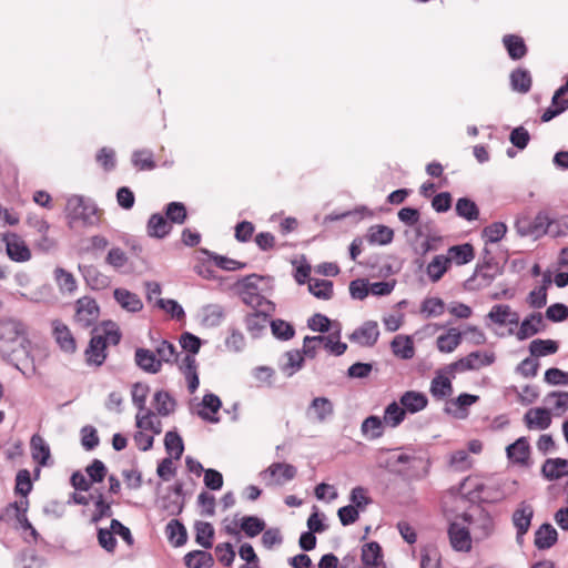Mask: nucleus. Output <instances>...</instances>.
I'll list each match as a JSON object with an SVG mask.
<instances>
[{
  "instance_id": "1",
  "label": "nucleus",
  "mask_w": 568,
  "mask_h": 568,
  "mask_svg": "<svg viewBox=\"0 0 568 568\" xmlns=\"http://www.w3.org/2000/svg\"><path fill=\"white\" fill-rule=\"evenodd\" d=\"M30 341L26 326L14 320L0 323V354L4 359L22 371L28 364Z\"/></svg>"
},
{
  "instance_id": "2",
  "label": "nucleus",
  "mask_w": 568,
  "mask_h": 568,
  "mask_svg": "<svg viewBox=\"0 0 568 568\" xmlns=\"http://www.w3.org/2000/svg\"><path fill=\"white\" fill-rule=\"evenodd\" d=\"M379 457V466L389 473L406 477L408 479H423L428 476L430 462L420 456L406 453L389 454Z\"/></svg>"
},
{
  "instance_id": "3",
  "label": "nucleus",
  "mask_w": 568,
  "mask_h": 568,
  "mask_svg": "<svg viewBox=\"0 0 568 568\" xmlns=\"http://www.w3.org/2000/svg\"><path fill=\"white\" fill-rule=\"evenodd\" d=\"M65 215L69 224L81 223L83 226H98L103 222V210L91 200L72 195L67 200Z\"/></svg>"
},
{
  "instance_id": "4",
  "label": "nucleus",
  "mask_w": 568,
  "mask_h": 568,
  "mask_svg": "<svg viewBox=\"0 0 568 568\" xmlns=\"http://www.w3.org/2000/svg\"><path fill=\"white\" fill-rule=\"evenodd\" d=\"M100 316L97 301L90 296L80 297L74 305V323L83 328L93 326Z\"/></svg>"
},
{
  "instance_id": "5",
  "label": "nucleus",
  "mask_w": 568,
  "mask_h": 568,
  "mask_svg": "<svg viewBox=\"0 0 568 568\" xmlns=\"http://www.w3.org/2000/svg\"><path fill=\"white\" fill-rule=\"evenodd\" d=\"M559 224H561V222H552L546 212H539L531 221L528 219L518 220L516 227L520 235L538 239L548 233L549 226Z\"/></svg>"
},
{
  "instance_id": "6",
  "label": "nucleus",
  "mask_w": 568,
  "mask_h": 568,
  "mask_svg": "<svg viewBox=\"0 0 568 568\" xmlns=\"http://www.w3.org/2000/svg\"><path fill=\"white\" fill-rule=\"evenodd\" d=\"M494 362V353L476 351L452 363L448 366V369L452 374L463 373L466 371H477L480 369L481 367L491 365Z\"/></svg>"
},
{
  "instance_id": "7",
  "label": "nucleus",
  "mask_w": 568,
  "mask_h": 568,
  "mask_svg": "<svg viewBox=\"0 0 568 568\" xmlns=\"http://www.w3.org/2000/svg\"><path fill=\"white\" fill-rule=\"evenodd\" d=\"M297 469L287 463H273L260 476L266 486H283L295 478Z\"/></svg>"
},
{
  "instance_id": "8",
  "label": "nucleus",
  "mask_w": 568,
  "mask_h": 568,
  "mask_svg": "<svg viewBox=\"0 0 568 568\" xmlns=\"http://www.w3.org/2000/svg\"><path fill=\"white\" fill-rule=\"evenodd\" d=\"M52 336L60 349L68 354L77 352V341L67 324L61 320H54L51 323Z\"/></svg>"
},
{
  "instance_id": "9",
  "label": "nucleus",
  "mask_w": 568,
  "mask_h": 568,
  "mask_svg": "<svg viewBox=\"0 0 568 568\" xmlns=\"http://www.w3.org/2000/svg\"><path fill=\"white\" fill-rule=\"evenodd\" d=\"M448 537L454 550L460 552L471 550V536L467 527L458 523H452L448 527Z\"/></svg>"
},
{
  "instance_id": "10",
  "label": "nucleus",
  "mask_w": 568,
  "mask_h": 568,
  "mask_svg": "<svg viewBox=\"0 0 568 568\" xmlns=\"http://www.w3.org/2000/svg\"><path fill=\"white\" fill-rule=\"evenodd\" d=\"M8 256L16 262H27L31 258V252L26 242L16 233L4 235Z\"/></svg>"
},
{
  "instance_id": "11",
  "label": "nucleus",
  "mask_w": 568,
  "mask_h": 568,
  "mask_svg": "<svg viewBox=\"0 0 568 568\" xmlns=\"http://www.w3.org/2000/svg\"><path fill=\"white\" fill-rule=\"evenodd\" d=\"M534 517V508L530 504L521 501L513 514V525L517 530V537H523L530 528Z\"/></svg>"
},
{
  "instance_id": "12",
  "label": "nucleus",
  "mask_w": 568,
  "mask_h": 568,
  "mask_svg": "<svg viewBox=\"0 0 568 568\" xmlns=\"http://www.w3.org/2000/svg\"><path fill=\"white\" fill-rule=\"evenodd\" d=\"M106 341L102 335H93L84 355L88 364L100 366L106 358Z\"/></svg>"
},
{
  "instance_id": "13",
  "label": "nucleus",
  "mask_w": 568,
  "mask_h": 568,
  "mask_svg": "<svg viewBox=\"0 0 568 568\" xmlns=\"http://www.w3.org/2000/svg\"><path fill=\"white\" fill-rule=\"evenodd\" d=\"M378 336L379 331L377 323L368 321L354 331L349 338L362 346H373L377 342Z\"/></svg>"
},
{
  "instance_id": "14",
  "label": "nucleus",
  "mask_w": 568,
  "mask_h": 568,
  "mask_svg": "<svg viewBox=\"0 0 568 568\" xmlns=\"http://www.w3.org/2000/svg\"><path fill=\"white\" fill-rule=\"evenodd\" d=\"M489 320L499 325H517L519 323V315L513 311L509 305L498 304L491 307L488 313Z\"/></svg>"
},
{
  "instance_id": "15",
  "label": "nucleus",
  "mask_w": 568,
  "mask_h": 568,
  "mask_svg": "<svg viewBox=\"0 0 568 568\" xmlns=\"http://www.w3.org/2000/svg\"><path fill=\"white\" fill-rule=\"evenodd\" d=\"M222 406L221 399L214 394H205L201 404L199 405L197 415L206 422L217 423L219 417H216L220 408Z\"/></svg>"
},
{
  "instance_id": "16",
  "label": "nucleus",
  "mask_w": 568,
  "mask_h": 568,
  "mask_svg": "<svg viewBox=\"0 0 568 568\" xmlns=\"http://www.w3.org/2000/svg\"><path fill=\"white\" fill-rule=\"evenodd\" d=\"M450 265L457 266L468 264L475 258V248L469 243L450 246L446 254Z\"/></svg>"
},
{
  "instance_id": "17",
  "label": "nucleus",
  "mask_w": 568,
  "mask_h": 568,
  "mask_svg": "<svg viewBox=\"0 0 568 568\" xmlns=\"http://www.w3.org/2000/svg\"><path fill=\"white\" fill-rule=\"evenodd\" d=\"M524 422L529 429H547L551 424V416L546 408H530L524 416Z\"/></svg>"
},
{
  "instance_id": "18",
  "label": "nucleus",
  "mask_w": 568,
  "mask_h": 568,
  "mask_svg": "<svg viewBox=\"0 0 568 568\" xmlns=\"http://www.w3.org/2000/svg\"><path fill=\"white\" fill-rule=\"evenodd\" d=\"M506 450L507 457L514 464H518L520 466L528 465L530 446L526 437L518 438L515 443L510 444Z\"/></svg>"
},
{
  "instance_id": "19",
  "label": "nucleus",
  "mask_w": 568,
  "mask_h": 568,
  "mask_svg": "<svg viewBox=\"0 0 568 568\" xmlns=\"http://www.w3.org/2000/svg\"><path fill=\"white\" fill-rule=\"evenodd\" d=\"M399 404L406 413L416 414L427 407L428 399L424 393L407 390L399 397Z\"/></svg>"
},
{
  "instance_id": "20",
  "label": "nucleus",
  "mask_w": 568,
  "mask_h": 568,
  "mask_svg": "<svg viewBox=\"0 0 568 568\" xmlns=\"http://www.w3.org/2000/svg\"><path fill=\"white\" fill-rule=\"evenodd\" d=\"M541 474L548 480H557L568 476V459H547L541 466Z\"/></svg>"
},
{
  "instance_id": "21",
  "label": "nucleus",
  "mask_w": 568,
  "mask_h": 568,
  "mask_svg": "<svg viewBox=\"0 0 568 568\" xmlns=\"http://www.w3.org/2000/svg\"><path fill=\"white\" fill-rule=\"evenodd\" d=\"M503 44L511 60H520L528 52L524 38L518 34H505L503 37Z\"/></svg>"
},
{
  "instance_id": "22",
  "label": "nucleus",
  "mask_w": 568,
  "mask_h": 568,
  "mask_svg": "<svg viewBox=\"0 0 568 568\" xmlns=\"http://www.w3.org/2000/svg\"><path fill=\"white\" fill-rule=\"evenodd\" d=\"M134 358L136 365L146 373L155 374L161 371V359H158L155 352L138 348Z\"/></svg>"
},
{
  "instance_id": "23",
  "label": "nucleus",
  "mask_w": 568,
  "mask_h": 568,
  "mask_svg": "<svg viewBox=\"0 0 568 568\" xmlns=\"http://www.w3.org/2000/svg\"><path fill=\"white\" fill-rule=\"evenodd\" d=\"M156 415H159L156 412H153L149 408H145V410L142 412H138L135 416V426L142 430H150L155 435L161 434L162 423Z\"/></svg>"
},
{
  "instance_id": "24",
  "label": "nucleus",
  "mask_w": 568,
  "mask_h": 568,
  "mask_svg": "<svg viewBox=\"0 0 568 568\" xmlns=\"http://www.w3.org/2000/svg\"><path fill=\"white\" fill-rule=\"evenodd\" d=\"M452 267L449 260L445 254H438L426 266V274L430 282L437 283L443 278L447 271Z\"/></svg>"
},
{
  "instance_id": "25",
  "label": "nucleus",
  "mask_w": 568,
  "mask_h": 568,
  "mask_svg": "<svg viewBox=\"0 0 568 568\" xmlns=\"http://www.w3.org/2000/svg\"><path fill=\"white\" fill-rule=\"evenodd\" d=\"M544 327L542 316L540 313H532L528 317H526L517 332V338L519 341L527 339L538 332H540Z\"/></svg>"
},
{
  "instance_id": "26",
  "label": "nucleus",
  "mask_w": 568,
  "mask_h": 568,
  "mask_svg": "<svg viewBox=\"0 0 568 568\" xmlns=\"http://www.w3.org/2000/svg\"><path fill=\"white\" fill-rule=\"evenodd\" d=\"M361 560L366 568L378 567L383 561L381 545L376 541L364 544L362 547Z\"/></svg>"
},
{
  "instance_id": "27",
  "label": "nucleus",
  "mask_w": 568,
  "mask_h": 568,
  "mask_svg": "<svg viewBox=\"0 0 568 568\" xmlns=\"http://www.w3.org/2000/svg\"><path fill=\"white\" fill-rule=\"evenodd\" d=\"M558 539L557 530L550 524H542L535 532L534 544L538 549H549Z\"/></svg>"
},
{
  "instance_id": "28",
  "label": "nucleus",
  "mask_w": 568,
  "mask_h": 568,
  "mask_svg": "<svg viewBox=\"0 0 568 568\" xmlns=\"http://www.w3.org/2000/svg\"><path fill=\"white\" fill-rule=\"evenodd\" d=\"M31 455L40 466H47L51 457L50 447L39 434H34L30 440Z\"/></svg>"
},
{
  "instance_id": "29",
  "label": "nucleus",
  "mask_w": 568,
  "mask_h": 568,
  "mask_svg": "<svg viewBox=\"0 0 568 568\" xmlns=\"http://www.w3.org/2000/svg\"><path fill=\"white\" fill-rule=\"evenodd\" d=\"M114 298L121 307L128 312L135 313L141 311L143 307V303L140 297L125 288H116L114 291Z\"/></svg>"
},
{
  "instance_id": "30",
  "label": "nucleus",
  "mask_w": 568,
  "mask_h": 568,
  "mask_svg": "<svg viewBox=\"0 0 568 568\" xmlns=\"http://www.w3.org/2000/svg\"><path fill=\"white\" fill-rule=\"evenodd\" d=\"M146 227L150 236L162 239L171 232L172 225L162 214L155 213L150 216Z\"/></svg>"
},
{
  "instance_id": "31",
  "label": "nucleus",
  "mask_w": 568,
  "mask_h": 568,
  "mask_svg": "<svg viewBox=\"0 0 568 568\" xmlns=\"http://www.w3.org/2000/svg\"><path fill=\"white\" fill-rule=\"evenodd\" d=\"M511 89L519 93H527L531 89L532 79L528 70L517 68L509 75Z\"/></svg>"
},
{
  "instance_id": "32",
  "label": "nucleus",
  "mask_w": 568,
  "mask_h": 568,
  "mask_svg": "<svg viewBox=\"0 0 568 568\" xmlns=\"http://www.w3.org/2000/svg\"><path fill=\"white\" fill-rule=\"evenodd\" d=\"M392 352L403 359H410L415 354L414 344L410 337L397 335L390 343Z\"/></svg>"
},
{
  "instance_id": "33",
  "label": "nucleus",
  "mask_w": 568,
  "mask_h": 568,
  "mask_svg": "<svg viewBox=\"0 0 568 568\" xmlns=\"http://www.w3.org/2000/svg\"><path fill=\"white\" fill-rule=\"evenodd\" d=\"M385 423L378 416L372 415L362 423V434L369 439H377L384 434Z\"/></svg>"
},
{
  "instance_id": "34",
  "label": "nucleus",
  "mask_w": 568,
  "mask_h": 568,
  "mask_svg": "<svg viewBox=\"0 0 568 568\" xmlns=\"http://www.w3.org/2000/svg\"><path fill=\"white\" fill-rule=\"evenodd\" d=\"M267 324L268 317L263 312H253L245 316L246 329L253 337H258Z\"/></svg>"
},
{
  "instance_id": "35",
  "label": "nucleus",
  "mask_w": 568,
  "mask_h": 568,
  "mask_svg": "<svg viewBox=\"0 0 568 568\" xmlns=\"http://www.w3.org/2000/svg\"><path fill=\"white\" fill-rule=\"evenodd\" d=\"M460 342L462 333L456 328H450L446 334L437 337L436 344L439 352L452 353L459 346Z\"/></svg>"
},
{
  "instance_id": "36",
  "label": "nucleus",
  "mask_w": 568,
  "mask_h": 568,
  "mask_svg": "<svg viewBox=\"0 0 568 568\" xmlns=\"http://www.w3.org/2000/svg\"><path fill=\"white\" fill-rule=\"evenodd\" d=\"M429 392L438 400L449 397L453 394V385L448 377L437 375L430 383Z\"/></svg>"
},
{
  "instance_id": "37",
  "label": "nucleus",
  "mask_w": 568,
  "mask_h": 568,
  "mask_svg": "<svg viewBox=\"0 0 568 568\" xmlns=\"http://www.w3.org/2000/svg\"><path fill=\"white\" fill-rule=\"evenodd\" d=\"M406 410L397 402L388 404L384 410V423L386 426L395 428L399 426L406 417Z\"/></svg>"
},
{
  "instance_id": "38",
  "label": "nucleus",
  "mask_w": 568,
  "mask_h": 568,
  "mask_svg": "<svg viewBox=\"0 0 568 568\" xmlns=\"http://www.w3.org/2000/svg\"><path fill=\"white\" fill-rule=\"evenodd\" d=\"M184 561L187 568H210L214 560L210 552L194 550L185 555Z\"/></svg>"
},
{
  "instance_id": "39",
  "label": "nucleus",
  "mask_w": 568,
  "mask_h": 568,
  "mask_svg": "<svg viewBox=\"0 0 568 568\" xmlns=\"http://www.w3.org/2000/svg\"><path fill=\"white\" fill-rule=\"evenodd\" d=\"M455 210L459 217L469 222L476 221L479 216L477 204L468 197L458 199Z\"/></svg>"
},
{
  "instance_id": "40",
  "label": "nucleus",
  "mask_w": 568,
  "mask_h": 568,
  "mask_svg": "<svg viewBox=\"0 0 568 568\" xmlns=\"http://www.w3.org/2000/svg\"><path fill=\"white\" fill-rule=\"evenodd\" d=\"M558 348L559 347H558L557 342H555L552 339L537 338V339H534L532 342H530V344H529V352H530L531 356H535V357H542V356L555 354V353H557Z\"/></svg>"
},
{
  "instance_id": "41",
  "label": "nucleus",
  "mask_w": 568,
  "mask_h": 568,
  "mask_svg": "<svg viewBox=\"0 0 568 568\" xmlns=\"http://www.w3.org/2000/svg\"><path fill=\"white\" fill-rule=\"evenodd\" d=\"M334 412L332 402L326 397H316L312 400L310 413H313L318 422H324Z\"/></svg>"
},
{
  "instance_id": "42",
  "label": "nucleus",
  "mask_w": 568,
  "mask_h": 568,
  "mask_svg": "<svg viewBox=\"0 0 568 568\" xmlns=\"http://www.w3.org/2000/svg\"><path fill=\"white\" fill-rule=\"evenodd\" d=\"M155 412L161 416H168L174 410L175 402L168 392L158 390L153 396Z\"/></svg>"
},
{
  "instance_id": "43",
  "label": "nucleus",
  "mask_w": 568,
  "mask_h": 568,
  "mask_svg": "<svg viewBox=\"0 0 568 568\" xmlns=\"http://www.w3.org/2000/svg\"><path fill=\"white\" fill-rule=\"evenodd\" d=\"M195 540L204 548H211L213 545L214 528L210 523L197 521L195 524Z\"/></svg>"
},
{
  "instance_id": "44",
  "label": "nucleus",
  "mask_w": 568,
  "mask_h": 568,
  "mask_svg": "<svg viewBox=\"0 0 568 568\" xmlns=\"http://www.w3.org/2000/svg\"><path fill=\"white\" fill-rule=\"evenodd\" d=\"M394 232L385 225L372 226L368 231L367 239L371 243L385 245L393 241Z\"/></svg>"
},
{
  "instance_id": "45",
  "label": "nucleus",
  "mask_w": 568,
  "mask_h": 568,
  "mask_svg": "<svg viewBox=\"0 0 568 568\" xmlns=\"http://www.w3.org/2000/svg\"><path fill=\"white\" fill-rule=\"evenodd\" d=\"M308 291L317 298L329 300L333 296V283L328 280H310Z\"/></svg>"
},
{
  "instance_id": "46",
  "label": "nucleus",
  "mask_w": 568,
  "mask_h": 568,
  "mask_svg": "<svg viewBox=\"0 0 568 568\" xmlns=\"http://www.w3.org/2000/svg\"><path fill=\"white\" fill-rule=\"evenodd\" d=\"M55 282L63 293H73L77 290V281L72 273L62 267L54 271Z\"/></svg>"
},
{
  "instance_id": "47",
  "label": "nucleus",
  "mask_w": 568,
  "mask_h": 568,
  "mask_svg": "<svg viewBox=\"0 0 568 568\" xmlns=\"http://www.w3.org/2000/svg\"><path fill=\"white\" fill-rule=\"evenodd\" d=\"M166 535L174 546H182L186 542L187 534L185 527L173 519L166 525Z\"/></svg>"
},
{
  "instance_id": "48",
  "label": "nucleus",
  "mask_w": 568,
  "mask_h": 568,
  "mask_svg": "<svg viewBox=\"0 0 568 568\" xmlns=\"http://www.w3.org/2000/svg\"><path fill=\"white\" fill-rule=\"evenodd\" d=\"M448 465L456 471H466L471 468L473 460L466 450L459 449L450 454Z\"/></svg>"
},
{
  "instance_id": "49",
  "label": "nucleus",
  "mask_w": 568,
  "mask_h": 568,
  "mask_svg": "<svg viewBox=\"0 0 568 568\" xmlns=\"http://www.w3.org/2000/svg\"><path fill=\"white\" fill-rule=\"evenodd\" d=\"M133 165L141 171H149L155 168L153 152L150 150H138L132 154Z\"/></svg>"
},
{
  "instance_id": "50",
  "label": "nucleus",
  "mask_w": 568,
  "mask_h": 568,
  "mask_svg": "<svg viewBox=\"0 0 568 568\" xmlns=\"http://www.w3.org/2000/svg\"><path fill=\"white\" fill-rule=\"evenodd\" d=\"M507 226L503 222H494L490 225L484 227L483 230V239L485 243H497L499 242L506 234Z\"/></svg>"
},
{
  "instance_id": "51",
  "label": "nucleus",
  "mask_w": 568,
  "mask_h": 568,
  "mask_svg": "<svg viewBox=\"0 0 568 568\" xmlns=\"http://www.w3.org/2000/svg\"><path fill=\"white\" fill-rule=\"evenodd\" d=\"M164 446L169 454L179 459L183 452L184 445L181 436L176 432H168L164 437Z\"/></svg>"
},
{
  "instance_id": "52",
  "label": "nucleus",
  "mask_w": 568,
  "mask_h": 568,
  "mask_svg": "<svg viewBox=\"0 0 568 568\" xmlns=\"http://www.w3.org/2000/svg\"><path fill=\"white\" fill-rule=\"evenodd\" d=\"M155 354L158 359H161V364L164 363H173L178 359V351L175 345L172 343L162 339L155 346Z\"/></svg>"
},
{
  "instance_id": "53",
  "label": "nucleus",
  "mask_w": 568,
  "mask_h": 568,
  "mask_svg": "<svg viewBox=\"0 0 568 568\" xmlns=\"http://www.w3.org/2000/svg\"><path fill=\"white\" fill-rule=\"evenodd\" d=\"M265 523L255 516H245L242 518L241 529L247 537H255L264 531Z\"/></svg>"
},
{
  "instance_id": "54",
  "label": "nucleus",
  "mask_w": 568,
  "mask_h": 568,
  "mask_svg": "<svg viewBox=\"0 0 568 568\" xmlns=\"http://www.w3.org/2000/svg\"><path fill=\"white\" fill-rule=\"evenodd\" d=\"M165 215L170 223L183 224L186 220V207L181 202H171L166 205Z\"/></svg>"
},
{
  "instance_id": "55",
  "label": "nucleus",
  "mask_w": 568,
  "mask_h": 568,
  "mask_svg": "<svg viewBox=\"0 0 568 568\" xmlns=\"http://www.w3.org/2000/svg\"><path fill=\"white\" fill-rule=\"evenodd\" d=\"M150 393V387L146 384L135 383L132 386V403L139 409V412L145 410L146 398Z\"/></svg>"
},
{
  "instance_id": "56",
  "label": "nucleus",
  "mask_w": 568,
  "mask_h": 568,
  "mask_svg": "<svg viewBox=\"0 0 568 568\" xmlns=\"http://www.w3.org/2000/svg\"><path fill=\"white\" fill-rule=\"evenodd\" d=\"M270 325L273 335L278 339L288 341L295 334L294 327L283 320H274Z\"/></svg>"
},
{
  "instance_id": "57",
  "label": "nucleus",
  "mask_w": 568,
  "mask_h": 568,
  "mask_svg": "<svg viewBox=\"0 0 568 568\" xmlns=\"http://www.w3.org/2000/svg\"><path fill=\"white\" fill-rule=\"evenodd\" d=\"M550 278H545V284L534 288L528 295V303L531 307L541 308L547 303V285Z\"/></svg>"
},
{
  "instance_id": "58",
  "label": "nucleus",
  "mask_w": 568,
  "mask_h": 568,
  "mask_svg": "<svg viewBox=\"0 0 568 568\" xmlns=\"http://www.w3.org/2000/svg\"><path fill=\"white\" fill-rule=\"evenodd\" d=\"M156 306L178 321L185 317L182 306L175 300L158 298Z\"/></svg>"
},
{
  "instance_id": "59",
  "label": "nucleus",
  "mask_w": 568,
  "mask_h": 568,
  "mask_svg": "<svg viewBox=\"0 0 568 568\" xmlns=\"http://www.w3.org/2000/svg\"><path fill=\"white\" fill-rule=\"evenodd\" d=\"M445 311V304L439 297H429L422 303L420 312L429 316H439Z\"/></svg>"
},
{
  "instance_id": "60",
  "label": "nucleus",
  "mask_w": 568,
  "mask_h": 568,
  "mask_svg": "<svg viewBox=\"0 0 568 568\" xmlns=\"http://www.w3.org/2000/svg\"><path fill=\"white\" fill-rule=\"evenodd\" d=\"M32 489V481L30 477V473L27 469H21L18 471L16 476V494H20L23 498L28 496V494Z\"/></svg>"
},
{
  "instance_id": "61",
  "label": "nucleus",
  "mask_w": 568,
  "mask_h": 568,
  "mask_svg": "<svg viewBox=\"0 0 568 568\" xmlns=\"http://www.w3.org/2000/svg\"><path fill=\"white\" fill-rule=\"evenodd\" d=\"M351 501L354 507L358 510H364L367 505L372 503L371 497L367 495V490L361 486L353 488L351 493Z\"/></svg>"
},
{
  "instance_id": "62",
  "label": "nucleus",
  "mask_w": 568,
  "mask_h": 568,
  "mask_svg": "<svg viewBox=\"0 0 568 568\" xmlns=\"http://www.w3.org/2000/svg\"><path fill=\"white\" fill-rule=\"evenodd\" d=\"M85 278L93 290H103L110 284V278L97 270L88 271Z\"/></svg>"
},
{
  "instance_id": "63",
  "label": "nucleus",
  "mask_w": 568,
  "mask_h": 568,
  "mask_svg": "<svg viewBox=\"0 0 568 568\" xmlns=\"http://www.w3.org/2000/svg\"><path fill=\"white\" fill-rule=\"evenodd\" d=\"M81 444L87 450H92L99 445V436L94 427L85 426L81 429Z\"/></svg>"
},
{
  "instance_id": "64",
  "label": "nucleus",
  "mask_w": 568,
  "mask_h": 568,
  "mask_svg": "<svg viewBox=\"0 0 568 568\" xmlns=\"http://www.w3.org/2000/svg\"><path fill=\"white\" fill-rule=\"evenodd\" d=\"M217 560L224 566H231L235 558V551L231 544H220L215 547Z\"/></svg>"
}]
</instances>
